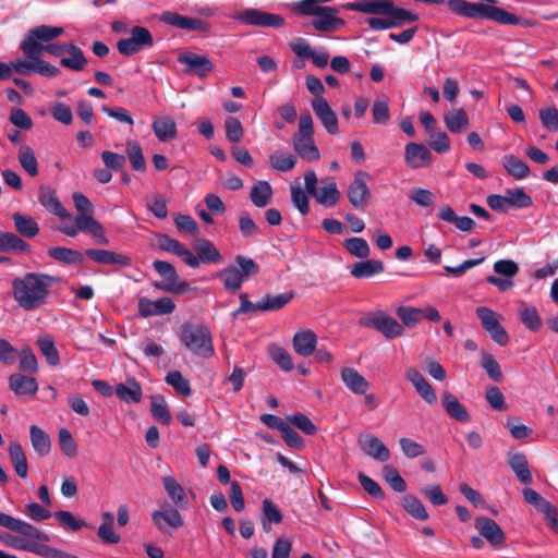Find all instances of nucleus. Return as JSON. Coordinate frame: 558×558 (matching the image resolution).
Instances as JSON below:
<instances>
[{"label": "nucleus", "instance_id": "1", "mask_svg": "<svg viewBox=\"0 0 558 558\" xmlns=\"http://www.w3.org/2000/svg\"><path fill=\"white\" fill-rule=\"evenodd\" d=\"M64 33L63 27L40 25L28 31L20 48L25 56L24 60L13 62L14 72L24 76L38 73L45 77H57L60 70L41 59L36 39H56Z\"/></svg>", "mask_w": 558, "mask_h": 558}, {"label": "nucleus", "instance_id": "2", "mask_svg": "<svg viewBox=\"0 0 558 558\" xmlns=\"http://www.w3.org/2000/svg\"><path fill=\"white\" fill-rule=\"evenodd\" d=\"M61 279L45 272H26L12 281V295L21 308L32 312L48 303L51 288Z\"/></svg>", "mask_w": 558, "mask_h": 558}, {"label": "nucleus", "instance_id": "3", "mask_svg": "<svg viewBox=\"0 0 558 558\" xmlns=\"http://www.w3.org/2000/svg\"><path fill=\"white\" fill-rule=\"evenodd\" d=\"M73 202L76 210L80 213L75 217V226L64 225L59 230L68 236L74 238L80 231L89 234L98 244L108 245L109 239L102 225L94 219V206L92 202L82 193L73 194Z\"/></svg>", "mask_w": 558, "mask_h": 558}, {"label": "nucleus", "instance_id": "4", "mask_svg": "<svg viewBox=\"0 0 558 558\" xmlns=\"http://www.w3.org/2000/svg\"><path fill=\"white\" fill-rule=\"evenodd\" d=\"M179 338L193 354L208 359L214 355L213 336L209 329L201 324L184 323Z\"/></svg>", "mask_w": 558, "mask_h": 558}, {"label": "nucleus", "instance_id": "5", "mask_svg": "<svg viewBox=\"0 0 558 558\" xmlns=\"http://www.w3.org/2000/svg\"><path fill=\"white\" fill-rule=\"evenodd\" d=\"M234 262L235 265H229L217 274V278L222 281L225 289L230 292L240 290L250 276L259 271L258 265L251 257L236 255Z\"/></svg>", "mask_w": 558, "mask_h": 558}, {"label": "nucleus", "instance_id": "6", "mask_svg": "<svg viewBox=\"0 0 558 558\" xmlns=\"http://www.w3.org/2000/svg\"><path fill=\"white\" fill-rule=\"evenodd\" d=\"M314 125L310 113L301 114L298 133L292 137L296 154L304 160L316 161L320 158L319 150L313 140Z\"/></svg>", "mask_w": 558, "mask_h": 558}, {"label": "nucleus", "instance_id": "7", "mask_svg": "<svg viewBox=\"0 0 558 558\" xmlns=\"http://www.w3.org/2000/svg\"><path fill=\"white\" fill-rule=\"evenodd\" d=\"M324 185L317 187V177L314 171H306L304 174V184L306 193L314 196L316 201L326 206L332 207L338 204L340 199V191L337 183L332 178L323 180Z\"/></svg>", "mask_w": 558, "mask_h": 558}, {"label": "nucleus", "instance_id": "8", "mask_svg": "<svg viewBox=\"0 0 558 558\" xmlns=\"http://www.w3.org/2000/svg\"><path fill=\"white\" fill-rule=\"evenodd\" d=\"M154 269L162 278V281L155 282L154 287L173 294H183L191 290L190 284L179 279L175 268L168 262L155 260L153 263Z\"/></svg>", "mask_w": 558, "mask_h": 558}, {"label": "nucleus", "instance_id": "9", "mask_svg": "<svg viewBox=\"0 0 558 558\" xmlns=\"http://www.w3.org/2000/svg\"><path fill=\"white\" fill-rule=\"evenodd\" d=\"M371 175L366 171H356L353 180L348 185L347 196L350 204L355 208L363 210L369 203L372 193L368 187Z\"/></svg>", "mask_w": 558, "mask_h": 558}, {"label": "nucleus", "instance_id": "10", "mask_svg": "<svg viewBox=\"0 0 558 558\" xmlns=\"http://www.w3.org/2000/svg\"><path fill=\"white\" fill-rule=\"evenodd\" d=\"M233 19L242 24L257 27L280 28L284 25V19L280 14L269 13L254 8L238 12Z\"/></svg>", "mask_w": 558, "mask_h": 558}, {"label": "nucleus", "instance_id": "11", "mask_svg": "<svg viewBox=\"0 0 558 558\" xmlns=\"http://www.w3.org/2000/svg\"><path fill=\"white\" fill-rule=\"evenodd\" d=\"M364 325L380 332L386 339H396L404 335V327L384 311L372 312Z\"/></svg>", "mask_w": 558, "mask_h": 558}, {"label": "nucleus", "instance_id": "12", "mask_svg": "<svg viewBox=\"0 0 558 558\" xmlns=\"http://www.w3.org/2000/svg\"><path fill=\"white\" fill-rule=\"evenodd\" d=\"M151 520L156 529L165 535L171 534V529H180L184 521L177 507L163 502L160 509L151 512Z\"/></svg>", "mask_w": 558, "mask_h": 558}, {"label": "nucleus", "instance_id": "13", "mask_svg": "<svg viewBox=\"0 0 558 558\" xmlns=\"http://www.w3.org/2000/svg\"><path fill=\"white\" fill-rule=\"evenodd\" d=\"M153 45L154 39L150 32L146 27L135 26L131 29L128 38H122L117 43V49L121 54L129 57Z\"/></svg>", "mask_w": 558, "mask_h": 558}, {"label": "nucleus", "instance_id": "14", "mask_svg": "<svg viewBox=\"0 0 558 558\" xmlns=\"http://www.w3.org/2000/svg\"><path fill=\"white\" fill-rule=\"evenodd\" d=\"M476 315L480 318L483 328L489 333L490 338L499 345L509 342V336L500 324V316L493 310L481 306L476 308Z\"/></svg>", "mask_w": 558, "mask_h": 558}, {"label": "nucleus", "instance_id": "15", "mask_svg": "<svg viewBox=\"0 0 558 558\" xmlns=\"http://www.w3.org/2000/svg\"><path fill=\"white\" fill-rule=\"evenodd\" d=\"M0 526H3L10 531L16 532L27 538L26 543L47 541V535L36 526L13 518L12 515L0 512Z\"/></svg>", "mask_w": 558, "mask_h": 558}, {"label": "nucleus", "instance_id": "16", "mask_svg": "<svg viewBox=\"0 0 558 558\" xmlns=\"http://www.w3.org/2000/svg\"><path fill=\"white\" fill-rule=\"evenodd\" d=\"M178 62L184 65V73L194 74L199 78H206L214 70V64L208 57L194 52L180 53Z\"/></svg>", "mask_w": 558, "mask_h": 558}, {"label": "nucleus", "instance_id": "17", "mask_svg": "<svg viewBox=\"0 0 558 558\" xmlns=\"http://www.w3.org/2000/svg\"><path fill=\"white\" fill-rule=\"evenodd\" d=\"M159 21L184 31L208 32L210 29L209 23L204 20L181 15L173 11H163L159 16Z\"/></svg>", "mask_w": 558, "mask_h": 558}, {"label": "nucleus", "instance_id": "18", "mask_svg": "<svg viewBox=\"0 0 558 558\" xmlns=\"http://www.w3.org/2000/svg\"><path fill=\"white\" fill-rule=\"evenodd\" d=\"M312 109L328 134H337L339 121L336 112L325 98H314L311 102Z\"/></svg>", "mask_w": 558, "mask_h": 558}, {"label": "nucleus", "instance_id": "19", "mask_svg": "<svg viewBox=\"0 0 558 558\" xmlns=\"http://www.w3.org/2000/svg\"><path fill=\"white\" fill-rule=\"evenodd\" d=\"M137 307L142 317H151L172 313L175 310V304L173 300L168 296L155 301L144 296L138 300Z\"/></svg>", "mask_w": 558, "mask_h": 558}, {"label": "nucleus", "instance_id": "20", "mask_svg": "<svg viewBox=\"0 0 558 558\" xmlns=\"http://www.w3.org/2000/svg\"><path fill=\"white\" fill-rule=\"evenodd\" d=\"M311 24L318 32L331 33L339 31L344 25V21L339 16V10L337 8L326 5L320 13L312 20Z\"/></svg>", "mask_w": 558, "mask_h": 558}, {"label": "nucleus", "instance_id": "21", "mask_svg": "<svg viewBox=\"0 0 558 558\" xmlns=\"http://www.w3.org/2000/svg\"><path fill=\"white\" fill-rule=\"evenodd\" d=\"M404 161L411 169L426 168L432 162V153L424 144L411 142L404 147Z\"/></svg>", "mask_w": 558, "mask_h": 558}, {"label": "nucleus", "instance_id": "22", "mask_svg": "<svg viewBox=\"0 0 558 558\" xmlns=\"http://www.w3.org/2000/svg\"><path fill=\"white\" fill-rule=\"evenodd\" d=\"M357 442L362 451L372 459L381 462L390 459V450L378 437L367 434L360 436Z\"/></svg>", "mask_w": 558, "mask_h": 558}, {"label": "nucleus", "instance_id": "23", "mask_svg": "<svg viewBox=\"0 0 558 558\" xmlns=\"http://www.w3.org/2000/svg\"><path fill=\"white\" fill-rule=\"evenodd\" d=\"M407 379L415 388L418 396L429 405L437 402V393L433 386L425 379V377L414 367H410L405 373Z\"/></svg>", "mask_w": 558, "mask_h": 558}, {"label": "nucleus", "instance_id": "24", "mask_svg": "<svg viewBox=\"0 0 558 558\" xmlns=\"http://www.w3.org/2000/svg\"><path fill=\"white\" fill-rule=\"evenodd\" d=\"M85 256L99 265H114L121 267L131 265L130 256L108 250L88 248L85 251Z\"/></svg>", "mask_w": 558, "mask_h": 558}, {"label": "nucleus", "instance_id": "25", "mask_svg": "<svg viewBox=\"0 0 558 558\" xmlns=\"http://www.w3.org/2000/svg\"><path fill=\"white\" fill-rule=\"evenodd\" d=\"M475 527L481 535L493 546H499L505 542V533L501 527L490 518L478 517L475 520Z\"/></svg>", "mask_w": 558, "mask_h": 558}, {"label": "nucleus", "instance_id": "26", "mask_svg": "<svg viewBox=\"0 0 558 558\" xmlns=\"http://www.w3.org/2000/svg\"><path fill=\"white\" fill-rule=\"evenodd\" d=\"M162 485L173 507L182 510L190 507L189 497L184 488L173 476L162 477Z\"/></svg>", "mask_w": 558, "mask_h": 558}, {"label": "nucleus", "instance_id": "27", "mask_svg": "<svg viewBox=\"0 0 558 558\" xmlns=\"http://www.w3.org/2000/svg\"><path fill=\"white\" fill-rule=\"evenodd\" d=\"M38 201L48 211L58 216L59 218H71V214L63 207L59 201L57 193L49 186H43L39 190Z\"/></svg>", "mask_w": 558, "mask_h": 558}, {"label": "nucleus", "instance_id": "28", "mask_svg": "<svg viewBox=\"0 0 558 558\" xmlns=\"http://www.w3.org/2000/svg\"><path fill=\"white\" fill-rule=\"evenodd\" d=\"M340 378L344 386L355 395H365L369 389V383L353 367H343L340 371Z\"/></svg>", "mask_w": 558, "mask_h": 558}, {"label": "nucleus", "instance_id": "29", "mask_svg": "<svg viewBox=\"0 0 558 558\" xmlns=\"http://www.w3.org/2000/svg\"><path fill=\"white\" fill-rule=\"evenodd\" d=\"M317 337L311 329H302L294 333L292 347L295 353L302 356H310L315 352Z\"/></svg>", "mask_w": 558, "mask_h": 558}, {"label": "nucleus", "instance_id": "30", "mask_svg": "<svg viewBox=\"0 0 558 558\" xmlns=\"http://www.w3.org/2000/svg\"><path fill=\"white\" fill-rule=\"evenodd\" d=\"M344 8L366 14L385 15L391 9V0H359L347 3Z\"/></svg>", "mask_w": 558, "mask_h": 558}, {"label": "nucleus", "instance_id": "31", "mask_svg": "<svg viewBox=\"0 0 558 558\" xmlns=\"http://www.w3.org/2000/svg\"><path fill=\"white\" fill-rule=\"evenodd\" d=\"M117 397L125 403H138L143 398L141 384L133 377H129L125 383L116 386Z\"/></svg>", "mask_w": 558, "mask_h": 558}, {"label": "nucleus", "instance_id": "32", "mask_svg": "<svg viewBox=\"0 0 558 558\" xmlns=\"http://www.w3.org/2000/svg\"><path fill=\"white\" fill-rule=\"evenodd\" d=\"M442 407L447 414L459 421V422H469L470 414L466 408L459 401V399L449 391H444L441 395Z\"/></svg>", "mask_w": 558, "mask_h": 558}, {"label": "nucleus", "instance_id": "33", "mask_svg": "<svg viewBox=\"0 0 558 558\" xmlns=\"http://www.w3.org/2000/svg\"><path fill=\"white\" fill-rule=\"evenodd\" d=\"M508 464L521 483L525 485L532 483V473L526 456L523 452L509 453Z\"/></svg>", "mask_w": 558, "mask_h": 558}, {"label": "nucleus", "instance_id": "34", "mask_svg": "<svg viewBox=\"0 0 558 558\" xmlns=\"http://www.w3.org/2000/svg\"><path fill=\"white\" fill-rule=\"evenodd\" d=\"M448 5L453 12L462 16L485 19L488 4L473 3L465 0H450Z\"/></svg>", "mask_w": 558, "mask_h": 558}, {"label": "nucleus", "instance_id": "35", "mask_svg": "<svg viewBox=\"0 0 558 558\" xmlns=\"http://www.w3.org/2000/svg\"><path fill=\"white\" fill-rule=\"evenodd\" d=\"M151 129L160 142H169L177 136V124L171 117H156L153 120Z\"/></svg>", "mask_w": 558, "mask_h": 558}, {"label": "nucleus", "instance_id": "36", "mask_svg": "<svg viewBox=\"0 0 558 558\" xmlns=\"http://www.w3.org/2000/svg\"><path fill=\"white\" fill-rule=\"evenodd\" d=\"M193 248L196 252L199 264H218L222 260L220 252L207 239L196 241Z\"/></svg>", "mask_w": 558, "mask_h": 558}, {"label": "nucleus", "instance_id": "37", "mask_svg": "<svg viewBox=\"0 0 558 558\" xmlns=\"http://www.w3.org/2000/svg\"><path fill=\"white\" fill-rule=\"evenodd\" d=\"M385 270L384 263L378 259H365L356 262L350 274L356 279H367L375 275L381 274Z\"/></svg>", "mask_w": 558, "mask_h": 558}, {"label": "nucleus", "instance_id": "38", "mask_svg": "<svg viewBox=\"0 0 558 558\" xmlns=\"http://www.w3.org/2000/svg\"><path fill=\"white\" fill-rule=\"evenodd\" d=\"M283 515L279 507L270 499L265 498L262 502V518L260 523L263 531L269 533L272 524L282 522Z\"/></svg>", "mask_w": 558, "mask_h": 558}, {"label": "nucleus", "instance_id": "39", "mask_svg": "<svg viewBox=\"0 0 558 558\" xmlns=\"http://www.w3.org/2000/svg\"><path fill=\"white\" fill-rule=\"evenodd\" d=\"M9 386L17 396H34L38 389L37 381L34 377L22 374H12L9 377Z\"/></svg>", "mask_w": 558, "mask_h": 558}, {"label": "nucleus", "instance_id": "40", "mask_svg": "<svg viewBox=\"0 0 558 558\" xmlns=\"http://www.w3.org/2000/svg\"><path fill=\"white\" fill-rule=\"evenodd\" d=\"M272 195L274 190L270 183L265 180L257 181L250 191V199L258 208L266 207L271 202Z\"/></svg>", "mask_w": 558, "mask_h": 558}, {"label": "nucleus", "instance_id": "41", "mask_svg": "<svg viewBox=\"0 0 558 558\" xmlns=\"http://www.w3.org/2000/svg\"><path fill=\"white\" fill-rule=\"evenodd\" d=\"M9 457L16 475L21 478H26L28 475L27 459L22 446L17 441L10 442Z\"/></svg>", "mask_w": 558, "mask_h": 558}, {"label": "nucleus", "instance_id": "42", "mask_svg": "<svg viewBox=\"0 0 558 558\" xmlns=\"http://www.w3.org/2000/svg\"><path fill=\"white\" fill-rule=\"evenodd\" d=\"M66 53L69 57H62L60 64L63 68L70 69L75 72L83 71L87 64V59L84 56L83 50L73 43H69Z\"/></svg>", "mask_w": 558, "mask_h": 558}, {"label": "nucleus", "instance_id": "43", "mask_svg": "<svg viewBox=\"0 0 558 558\" xmlns=\"http://www.w3.org/2000/svg\"><path fill=\"white\" fill-rule=\"evenodd\" d=\"M29 438L35 452L39 457L47 456L51 450V440L49 435L37 425L29 427Z\"/></svg>", "mask_w": 558, "mask_h": 558}, {"label": "nucleus", "instance_id": "44", "mask_svg": "<svg viewBox=\"0 0 558 558\" xmlns=\"http://www.w3.org/2000/svg\"><path fill=\"white\" fill-rule=\"evenodd\" d=\"M518 314L521 323L530 331H538L542 328V318L536 307L527 305L525 302H520Z\"/></svg>", "mask_w": 558, "mask_h": 558}, {"label": "nucleus", "instance_id": "45", "mask_svg": "<svg viewBox=\"0 0 558 558\" xmlns=\"http://www.w3.org/2000/svg\"><path fill=\"white\" fill-rule=\"evenodd\" d=\"M48 255L51 258H53L60 263L66 264V265H81L84 260L85 254H83L76 250H72V248H68V247H63V246H57V247L49 248Z\"/></svg>", "mask_w": 558, "mask_h": 558}, {"label": "nucleus", "instance_id": "46", "mask_svg": "<svg viewBox=\"0 0 558 558\" xmlns=\"http://www.w3.org/2000/svg\"><path fill=\"white\" fill-rule=\"evenodd\" d=\"M267 352L271 361L283 372H291L294 368L292 356L284 348L271 343L268 345Z\"/></svg>", "mask_w": 558, "mask_h": 558}, {"label": "nucleus", "instance_id": "47", "mask_svg": "<svg viewBox=\"0 0 558 558\" xmlns=\"http://www.w3.org/2000/svg\"><path fill=\"white\" fill-rule=\"evenodd\" d=\"M502 166L506 171L513 178L518 180H522L529 177L530 168L529 166L514 155H506L502 157Z\"/></svg>", "mask_w": 558, "mask_h": 558}, {"label": "nucleus", "instance_id": "48", "mask_svg": "<svg viewBox=\"0 0 558 558\" xmlns=\"http://www.w3.org/2000/svg\"><path fill=\"white\" fill-rule=\"evenodd\" d=\"M16 231L26 238H34L39 232L38 223L27 215L15 213L12 216Z\"/></svg>", "mask_w": 558, "mask_h": 558}, {"label": "nucleus", "instance_id": "49", "mask_svg": "<svg viewBox=\"0 0 558 558\" xmlns=\"http://www.w3.org/2000/svg\"><path fill=\"white\" fill-rule=\"evenodd\" d=\"M29 250V244L12 232H0V251L22 253Z\"/></svg>", "mask_w": 558, "mask_h": 558}, {"label": "nucleus", "instance_id": "50", "mask_svg": "<svg viewBox=\"0 0 558 558\" xmlns=\"http://www.w3.org/2000/svg\"><path fill=\"white\" fill-rule=\"evenodd\" d=\"M271 168L279 172H288L295 167L296 158L289 153L276 150L269 155Z\"/></svg>", "mask_w": 558, "mask_h": 558}, {"label": "nucleus", "instance_id": "51", "mask_svg": "<svg viewBox=\"0 0 558 558\" xmlns=\"http://www.w3.org/2000/svg\"><path fill=\"white\" fill-rule=\"evenodd\" d=\"M404 510L414 519L425 521L428 519V512L423 502L413 495H405L401 500Z\"/></svg>", "mask_w": 558, "mask_h": 558}, {"label": "nucleus", "instance_id": "52", "mask_svg": "<svg viewBox=\"0 0 558 558\" xmlns=\"http://www.w3.org/2000/svg\"><path fill=\"white\" fill-rule=\"evenodd\" d=\"M293 292L281 293L277 295L267 294L260 300V312L279 311L292 299Z\"/></svg>", "mask_w": 558, "mask_h": 558}, {"label": "nucleus", "instance_id": "53", "mask_svg": "<svg viewBox=\"0 0 558 558\" xmlns=\"http://www.w3.org/2000/svg\"><path fill=\"white\" fill-rule=\"evenodd\" d=\"M125 145L126 155L132 168L135 171L144 172L146 170V160L140 144L134 140H129Z\"/></svg>", "mask_w": 558, "mask_h": 558}, {"label": "nucleus", "instance_id": "54", "mask_svg": "<svg viewBox=\"0 0 558 558\" xmlns=\"http://www.w3.org/2000/svg\"><path fill=\"white\" fill-rule=\"evenodd\" d=\"M37 347L50 366L60 364V355L51 337L46 336L37 340Z\"/></svg>", "mask_w": 558, "mask_h": 558}, {"label": "nucleus", "instance_id": "55", "mask_svg": "<svg viewBox=\"0 0 558 558\" xmlns=\"http://www.w3.org/2000/svg\"><path fill=\"white\" fill-rule=\"evenodd\" d=\"M447 129L452 133H460L469 125V118L464 109H457L445 116Z\"/></svg>", "mask_w": 558, "mask_h": 558}, {"label": "nucleus", "instance_id": "56", "mask_svg": "<svg viewBox=\"0 0 558 558\" xmlns=\"http://www.w3.org/2000/svg\"><path fill=\"white\" fill-rule=\"evenodd\" d=\"M54 517L60 525L66 531L76 532L83 527L89 526L87 522L76 518L68 510H59L54 513Z\"/></svg>", "mask_w": 558, "mask_h": 558}, {"label": "nucleus", "instance_id": "57", "mask_svg": "<svg viewBox=\"0 0 558 558\" xmlns=\"http://www.w3.org/2000/svg\"><path fill=\"white\" fill-rule=\"evenodd\" d=\"M150 411H151V415L154 416L155 420H157L158 422H160L165 425L170 424L172 417L169 412L167 402L162 396L156 395V396L151 397Z\"/></svg>", "mask_w": 558, "mask_h": 558}, {"label": "nucleus", "instance_id": "58", "mask_svg": "<svg viewBox=\"0 0 558 558\" xmlns=\"http://www.w3.org/2000/svg\"><path fill=\"white\" fill-rule=\"evenodd\" d=\"M385 15L389 16L390 22L393 23V27H401L410 22L418 20L417 14L412 13L405 9L396 8L393 1H391V9L388 10Z\"/></svg>", "mask_w": 558, "mask_h": 558}, {"label": "nucleus", "instance_id": "59", "mask_svg": "<svg viewBox=\"0 0 558 558\" xmlns=\"http://www.w3.org/2000/svg\"><path fill=\"white\" fill-rule=\"evenodd\" d=\"M383 476L395 492L404 493L407 490V483L395 466L386 464L383 468Z\"/></svg>", "mask_w": 558, "mask_h": 558}, {"label": "nucleus", "instance_id": "60", "mask_svg": "<svg viewBox=\"0 0 558 558\" xmlns=\"http://www.w3.org/2000/svg\"><path fill=\"white\" fill-rule=\"evenodd\" d=\"M347 251L354 257L367 258L371 254V248L367 241L363 238H350L343 243Z\"/></svg>", "mask_w": 558, "mask_h": 558}, {"label": "nucleus", "instance_id": "61", "mask_svg": "<svg viewBox=\"0 0 558 558\" xmlns=\"http://www.w3.org/2000/svg\"><path fill=\"white\" fill-rule=\"evenodd\" d=\"M485 19L504 25H517L519 23V17L517 15L493 5H487Z\"/></svg>", "mask_w": 558, "mask_h": 558}, {"label": "nucleus", "instance_id": "62", "mask_svg": "<svg viewBox=\"0 0 558 558\" xmlns=\"http://www.w3.org/2000/svg\"><path fill=\"white\" fill-rule=\"evenodd\" d=\"M19 161L22 168L31 175L38 174L37 159L34 150L28 146H23L19 150Z\"/></svg>", "mask_w": 558, "mask_h": 558}, {"label": "nucleus", "instance_id": "63", "mask_svg": "<svg viewBox=\"0 0 558 558\" xmlns=\"http://www.w3.org/2000/svg\"><path fill=\"white\" fill-rule=\"evenodd\" d=\"M166 383L171 386L178 393L190 396L192 390L187 379H185L179 371H171L166 375Z\"/></svg>", "mask_w": 558, "mask_h": 558}, {"label": "nucleus", "instance_id": "64", "mask_svg": "<svg viewBox=\"0 0 558 558\" xmlns=\"http://www.w3.org/2000/svg\"><path fill=\"white\" fill-rule=\"evenodd\" d=\"M505 193L510 208H527L533 204L532 197L523 189H508Z\"/></svg>", "mask_w": 558, "mask_h": 558}]
</instances>
